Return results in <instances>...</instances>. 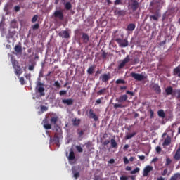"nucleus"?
I'll use <instances>...</instances> for the list:
<instances>
[{"instance_id": "f257e3e1", "label": "nucleus", "mask_w": 180, "mask_h": 180, "mask_svg": "<svg viewBox=\"0 0 180 180\" xmlns=\"http://www.w3.org/2000/svg\"><path fill=\"white\" fill-rule=\"evenodd\" d=\"M57 122H58V117H57V116L51 117V119H50L51 124H49V121L47 120V119H45L43 120L44 127L46 130H50V129H51V125L56 126L57 124Z\"/></svg>"}, {"instance_id": "f03ea898", "label": "nucleus", "mask_w": 180, "mask_h": 180, "mask_svg": "<svg viewBox=\"0 0 180 180\" xmlns=\"http://www.w3.org/2000/svg\"><path fill=\"white\" fill-rule=\"evenodd\" d=\"M11 63H12V65L15 70L14 72H15V75L20 77V75L23 74V70H22L20 65H19V62L18 60H16V59L11 58Z\"/></svg>"}, {"instance_id": "7ed1b4c3", "label": "nucleus", "mask_w": 180, "mask_h": 180, "mask_svg": "<svg viewBox=\"0 0 180 180\" xmlns=\"http://www.w3.org/2000/svg\"><path fill=\"white\" fill-rule=\"evenodd\" d=\"M150 13H154L155 12H160V9H161V2L158 1L156 0H153L150 4Z\"/></svg>"}, {"instance_id": "20e7f679", "label": "nucleus", "mask_w": 180, "mask_h": 180, "mask_svg": "<svg viewBox=\"0 0 180 180\" xmlns=\"http://www.w3.org/2000/svg\"><path fill=\"white\" fill-rule=\"evenodd\" d=\"M44 84L41 83V82L38 81L37 83V89H38L39 94H40L41 96H45L46 93H44L45 89Z\"/></svg>"}, {"instance_id": "39448f33", "label": "nucleus", "mask_w": 180, "mask_h": 180, "mask_svg": "<svg viewBox=\"0 0 180 180\" xmlns=\"http://www.w3.org/2000/svg\"><path fill=\"white\" fill-rule=\"evenodd\" d=\"M55 19H58V20H64V12L61 10L56 11L53 14Z\"/></svg>"}, {"instance_id": "423d86ee", "label": "nucleus", "mask_w": 180, "mask_h": 180, "mask_svg": "<svg viewBox=\"0 0 180 180\" xmlns=\"http://www.w3.org/2000/svg\"><path fill=\"white\" fill-rule=\"evenodd\" d=\"M131 77L136 79V81H143V79H146V76L136 72H131Z\"/></svg>"}, {"instance_id": "0eeeda50", "label": "nucleus", "mask_w": 180, "mask_h": 180, "mask_svg": "<svg viewBox=\"0 0 180 180\" xmlns=\"http://www.w3.org/2000/svg\"><path fill=\"white\" fill-rule=\"evenodd\" d=\"M115 41L119 44L120 47H127L129 46V41L127 39L117 38L115 39Z\"/></svg>"}, {"instance_id": "6e6552de", "label": "nucleus", "mask_w": 180, "mask_h": 180, "mask_svg": "<svg viewBox=\"0 0 180 180\" xmlns=\"http://www.w3.org/2000/svg\"><path fill=\"white\" fill-rule=\"evenodd\" d=\"M154 169V167L153 166L147 165L143 169V176H148V174Z\"/></svg>"}, {"instance_id": "1a4fd4ad", "label": "nucleus", "mask_w": 180, "mask_h": 180, "mask_svg": "<svg viewBox=\"0 0 180 180\" xmlns=\"http://www.w3.org/2000/svg\"><path fill=\"white\" fill-rule=\"evenodd\" d=\"M150 20H154L155 22H158V19L161 18V13L160 11H155L154 15L149 16Z\"/></svg>"}, {"instance_id": "9d476101", "label": "nucleus", "mask_w": 180, "mask_h": 180, "mask_svg": "<svg viewBox=\"0 0 180 180\" xmlns=\"http://www.w3.org/2000/svg\"><path fill=\"white\" fill-rule=\"evenodd\" d=\"M130 6L133 12H136L139 9V1L137 0H131Z\"/></svg>"}, {"instance_id": "9b49d317", "label": "nucleus", "mask_w": 180, "mask_h": 180, "mask_svg": "<svg viewBox=\"0 0 180 180\" xmlns=\"http://www.w3.org/2000/svg\"><path fill=\"white\" fill-rule=\"evenodd\" d=\"M131 61L130 56H127L125 58L123 59L122 62L118 65L119 70H122L127 63Z\"/></svg>"}, {"instance_id": "f8f14e48", "label": "nucleus", "mask_w": 180, "mask_h": 180, "mask_svg": "<svg viewBox=\"0 0 180 180\" xmlns=\"http://www.w3.org/2000/svg\"><path fill=\"white\" fill-rule=\"evenodd\" d=\"M110 74H103L100 76V79H101L102 82H108L109 79H110Z\"/></svg>"}, {"instance_id": "ddd939ff", "label": "nucleus", "mask_w": 180, "mask_h": 180, "mask_svg": "<svg viewBox=\"0 0 180 180\" xmlns=\"http://www.w3.org/2000/svg\"><path fill=\"white\" fill-rule=\"evenodd\" d=\"M62 103H63V105H67L68 106H71V105H74V99L72 98L63 99Z\"/></svg>"}, {"instance_id": "4468645a", "label": "nucleus", "mask_w": 180, "mask_h": 180, "mask_svg": "<svg viewBox=\"0 0 180 180\" xmlns=\"http://www.w3.org/2000/svg\"><path fill=\"white\" fill-rule=\"evenodd\" d=\"M89 115L90 119H94V122H98V116H96V114L94 112V110L90 109L89 110Z\"/></svg>"}, {"instance_id": "2eb2a0df", "label": "nucleus", "mask_w": 180, "mask_h": 180, "mask_svg": "<svg viewBox=\"0 0 180 180\" xmlns=\"http://www.w3.org/2000/svg\"><path fill=\"white\" fill-rule=\"evenodd\" d=\"M82 40L84 43H85V44H87V43L89 41V35L85 32H83L82 34Z\"/></svg>"}, {"instance_id": "dca6fc26", "label": "nucleus", "mask_w": 180, "mask_h": 180, "mask_svg": "<svg viewBox=\"0 0 180 180\" xmlns=\"http://www.w3.org/2000/svg\"><path fill=\"white\" fill-rule=\"evenodd\" d=\"M58 36H60V37H63V39H70V33H68V31L65 30L60 32Z\"/></svg>"}, {"instance_id": "f3484780", "label": "nucleus", "mask_w": 180, "mask_h": 180, "mask_svg": "<svg viewBox=\"0 0 180 180\" xmlns=\"http://www.w3.org/2000/svg\"><path fill=\"white\" fill-rule=\"evenodd\" d=\"M127 99H128L127 95L124 94V95H121L119 98H117L116 101L117 102L122 103V102H126Z\"/></svg>"}, {"instance_id": "a211bd4d", "label": "nucleus", "mask_w": 180, "mask_h": 180, "mask_svg": "<svg viewBox=\"0 0 180 180\" xmlns=\"http://www.w3.org/2000/svg\"><path fill=\"white\" fill-rule=\"evenodd\" d=\"M153 89L156 92V94H161V87L158 84H155L152 86Z\"/></svg>"}, {"instance_id": "6ab92c4d", "label": "nucleus", "mask_w": 180, "mask_h": 180, "mask_svg": "<svg viewBox=\"0 0 180 180\" xmlns=\"http://www.w3.org/2000/svg\"><path fill=\"white\" fill-rule=\"evenodd\" d=\"M68 160L70 161H74V160H75V154L74 153L73 150H70L69 156H68Z\"/></svg>"}, {"instance_id": "aec40b11", "label": "nucleus", "mask_w": 180, "mask_h": 180, "mask_svg": "<svg viewBox=\"0 0 180 180\" xmlns=\"http://www.w3.org/2000/svg\"><path fill=\"white\" fill-rule=\"evenodd\" d=\"M95 68H96V65H95L90 66L87 70V73L89 74V75H92L94 71H95Z\"/></svg>"}, {"instance_id": "412c9836", "label": "nucleus", "mask_w": 180, "mask_h": 180, "mask_svg": "<svg viewBox=\"0 0 180 180\" xmlns=\"http://www.w3.org/2000/svg\"><path fill=\"white\" fill-rule=\"evenodd\" d=\"M115 15H117V16H124L126 15V11L124 10H117L115 12Z\"/></svg>"}, {"instance_id": "4be33fe9", "label": "nucleus", "mask_w": 180, "mask_h": 180, "mask_svg": "<svg viewBox=\"0 0 180 180\" xmlns=\"http://www.w3.org/2000/svg\"><path fill=\"white\" fill-rule=\"evenodd\" d=\"M14 50H15V53H17L18 54H20L22 51V46L19 45V44L15 45L14 47Z\"/></svg>"}, {"instance_id": "5701e85b", "label": "nucleus", "mask_w": 180, "mask_h": 180, "mask_svg": "<svg viewBox=\"0 0 180 180\" xmlns=\"http://www.w3.org/2000/svg\"><path fill=\"white\" fill-rule=\"evenodd\" d=\"M165 92L167 95H174L173 94L174 89L172 88V86H169L166 88Z\"/></svg>"}, {"instance_id": "b1692460", "label": "nucleus", "mask_w": 180, "mask_h": 180, "mask_svg": "<svg viewBox=\"0 0 180 180\" xmlns=\"http://www.w3.org/2000/svg\"><path fill=\"white\" fill-rule=\"evenodd\" d=\"M139 63H140V59L137 57L131 59V65H136V64H139Z\"/></svg>"}, {"instance_id": "393cba45", "label": "nucleus", "mask_w": 180, "mask_h": 180, "mask_svg": "<svg viewBox=\"0 0 180 180\" xmlns=\"http://www.w3.org/2000/svg\"><path fill=\"white\" fill-rule=\"evenodd\" d=\"M171 144V137L167 136L163 142V146H169Z\"/></svg>"}, {"instance_id": "a878e982", "label": "nucleus", "mask_w": 180, "mask_h": 180, "mask_svg": "<svg viewBox=\"0 0 180 180\" xmlns=\"http://www.w3.org/2000/svg\"><path fill=\"white\" fill-rule=\"evenodd\" d=\"M136 134H137L136 132H133L131 134H127L125 136V140H130V139H133V137H134V136H136Z\"/></svg>"}, {"instance_id": "bb28decb", "label": "nucleus", "mask_w": 180, "mask_h": 180, "mask_svg": "<svg viewBox=\"0 0 180 180\" xmlns=\"http://www.w3.org/2000/svg\"><path fill=\"white\" fill-rule=\"evenodd\" d=\"M174 160H176V161H179L180 160V150H179V149L176 150L174 155Z\"/></svg>"}, {"instance_id": "cd10ccee", "label": "nucleus", "mask_w": 180, "mask_h": 180, "mask_svg": "<svg viewBox=\"0 0 180 180\" xmlns=\"http://www.w3.org/2000/svg\"><path fill=\"white\" fill-rule=\"evenodd\" d=\"M134 29H136V25L131 23L129 25H128L127 30H129V32H133V30H134Z\"/></svg>"}, {"instance_id": "c85d7f7f", "label": "nucleus", "mask_w": 180, "mask_h": 180, "mask_svg": "<svg viewBox=\"0 0 180 180\" xmlns=\"http://www.w3.org/2000/svg\"><path fill=\"white\" fill-rule=\"evenodd\" d=\"M170 180H180V173H176L170 178Z\"/></svg>"}, {"instance_id": "c756f323", "label": "nucleus", "mask_w": 180, "mask_h": 180, "mask_svg": "<svg viewBox=\"0 0 180 180\" xmlns=\"http://www.w3.org/2000/svg\"><path fill=\"white\" fill-rule=\"evenodd\" d=\"M158 116L160 117H162V119H165V112H164V110H160L158 112Z\"/></svg>"}, {"instance_id": "7c9ffc66", "label": "nucleus", "mask_w": 180, "mask_h": 180, "mask_svg": "<svg viewBox=\"0 0 180 180\" xmlns=\"http://www.w3.org/2000/svg\"><path fill=\"white\" fill-rule=\"evenodd\" d=\"M111 147L112 148H117V143L116 142V140H115V139H111Z\"/></svg>"}, {"instance_id": "2f4dec72", "label": "nucleus", "mask_w": 180, "mask_h": 180, "mask_svg": "<svg viewBox=\"0 0 180 180\" xmlns=\"http://www.w3.org/2000/svg\"><path fill=\"white\" fill-rule=\"evenodd\" d=\"M180 72V68L179 66H177L176 68L173 70L174 75H178Z\"/></svg>"}, {"instance_id": "473e14b6", "label": "nucleus", "mask_w": 180, "mask_h": 180, "mask_svg": "<svg viewBox=\"0 0 180 180\" xmlns=\"http://www.w3.org/2000/svg\"><path fill=\"white\" fill-rule=\"evenodd\" d=\"M53 141L55 142V144L58 146V144H60V138L57 136H55L53 139Z\"/></svg>"}, {"instance_id": "72a5a7b5", "label": "nucleus", "mask_w": 180, "mask_h": 180, "mask_svg": "<svg viewBox=\"0 0 180 180\" xmlns=\"http://www.w3.org/2000/svg\"><path fill=\"white\" fill-rule=\"evenodd\" d=\"M65 8L67 11H70V9L72 8V5H71L70 2H66V4H65Z\"/></svg>"}, {"instance_id": "f704fd0d", "label": "nucleus", "mask_w": 180, "mask_h": 180, "mask_svg": "<svg viewBox=\"0 0 180 180\" xmlns=\"http://www.w3.org/2000/svg\"><path fill=\"white\" fill-rule=\"evenodd\" d=\"M84 133H85V130H81L79 129H77V134L79 137H82V136H84Z\"/></svg>"}, {"instance_id": "c9c22d12", "label": "nucleus", "mask_w": 180, "mask_h": 180, "mask_svg": "<svg viewBox=\"0 0 180 180\" xmlns=\"http://www.w3.org/2000/svg\"><path fill=\"white\" fill-rule=\"evenodd\" d=\"M79 123H81V120L75 119L73 120V125L74 126H79Z\"/></svg>"}, {"instance_id": "e433bc0d", "label": "nucleus", "mask_w": 180, "mask_h": 180, "mask_svg": "<svg viewBox=\"0 0 180 180\" xmlns=\"http://www.w3.org/2000/svg\"><path fill=\"white\" fill-rule=\"evenodd\" d=\"M126 106L122 105V104H119V103H115L114 104V108L115 109H118V108H125Z\"/></svg>"}, {"instance_id": "4c0bfd02", "label": "nucleus", "mask_w": 180, "mask_h": 180, "mask_svg": "<svg viewBox=\"0 0 180 180\" xmlns=\"http://www.w3.org/2000/svg\"><path fill=\"white\" fill-rule=\"evenodd\" d=\"M138 172H140V168L136 167L134 170L131 171L130 174H131L133 175L134 174H137Z\"/></svg>"}, {"instance_id": "58836bf2", "label": "nucleus", "mask_w": 180, "mask_h": 180, "mask_svg": "<svg viewBox=\"0 0 180 180\" xmlns=\"http://www.w3.org/2000/svg\"><path fill=\"white\" fill-rule=\"evenodd\" d=\"M105 92H106V89H105V88L99 90V91L97 92V95H103V94H105Z\"/></svg>"}, {"instance_id": "ea45409f", "label": "nucleus", "mask_w": 180, "mask_h": 180, "mask_svg": "<svg viewBox=\"0 0 180 180\" xmlns=\"http://www.w3.org/2000/svg\"><path fill=\"white\" fill-rule=\"evenodd\" d=\"M76 150L78 151V153H82L84 151V149H82L81 146H77Z\"/></svg>"}, {"instance_id": "a19ab883", "label": "nucleus", "mask_w": 180, "mask_h": 180, "mask_svg": "<svg viewBox=\"0 0 180 180\" xmlns=\"http://www.w3.org/2000/svg\"><path fill=\"white\" fill-rule=\"evenodd\" d=\"M41 112H47L49 110V108L46 107L45 105H41Z\"/></svg>"}, {"instance_id": "79ce46f5", "label": "nucleus", "mask_w": 180, "mask_h": 180, "mask_svg": "<svg viewBox=\"0 0 180 180\" xmlns=\"http://www.w3.org/2000/svg\"><path fill=\"white\" fill-rule=\"evenodd\" d=\"M115 84H126V81L119 79L116 80Z\"/></svg>"}, {"instance_id": "37998d69", "label": "nucleus", "mask_w": 180, "mask_h": 180, "mask_svg": "<svg viewBox=\"0 0 180 180\" xmlns=\"http://www.w3.org/2000/svg\"><path fill=\"white\" fill-rule=\"evenodd\" d=\"M19 81L22 85H25V84H26V82L25 81V77H21Z\"/></svg>"}, {"instance_id": "c03bdc74", "label": "nucleus", "mask_w": 180, "mask_h": 180, "mask_svg": "<svg viewBox=\"0 0 180 180\" xmlns=\"http://www.w3.org/2000/svg\"><path fill=\"white\" fill-rule=\"evenodd\" d=\"M38 18H39V16L37 15H34V17L32 19V23H35V22H37Z\"/></svg>"}, {"instance_id": "a18cd8bd", "label": "nucleus", "mask_w": 180, "mask_h": 180, "mask_svg": "<svg viewBox=\"0 0 180 180\" xmlns=\"http://www.w3.org/2000/svg\"><path fill=\"white\" fill-rule=\"evenodd\" d=\"M101 51H103L102 55H101L102 58L103 59L106 58L108 57V53H105V51H103V50H101Z\"/></svg>"}, {"instance_id": "49530a36", "label": "nucleus", "mask_w": 180, "mask_h": 180, "mask_svg": "<svg viewBox=\"0 0 180 180\" xmlns=\"http://www.w3.org/2000/svg\"><path fill=\"white\" fill-rule=\"evenodd\" d=\"M172 162V160H171L169 159V158H167L166 159L165 165L168 166V165H169Z\"/></svg>"}, {"instance_id": "de8ad7c7", "label": "nucleus", "mask_w": 180, "mask_h": 180, "mask_svg": "<svg viewBox=\"0 0 180 180\" xmlns=\"http://www.w3.org/2000/svg\"><path fill=\"white\" fill-rule=\"evenodd\" d=\"M149 112H150V118L153 119L154 117V111L150 108L149 110Z\"/></svg>"}, {"instance_id": "09e8293b", "label": "nucleus", "mask_w": 180, "mask_h": 180, "mask_svg": "<svg viewBox=\"0 0 180 180\" xmlns=\"http://www.w3.org/2000/svg\"><path fill=\"white\" fill-rule=\"evenodd\" d=\"M40 27V25L39 23H37L32 26L33 30H37V29H39Z\"/></svg>"}, {"instance_id": "8fccbe9b", "label": "nucleus", "mask_w": 180, "mask_h": 180, "mask_svg": "<svg viewBox=\"0 0 180 180\" xmlns=\"http://www.w3.org/2000/svg\"><path fill=\"white\" fill-rule=\"evenodd\" d=\"M161 151H162V149L160 146L156 147V153L158 154H161Z\"/></svg>"}, {"instance_id": "3c124183", "label": "nucleus", "mask_w": 180, "mask_h": 180, "mask_svg": "<svg viewBox=\"0 0 180 180\" xmlns=\"http://www.w3.org/2000/svg\"><path fill=\"white\" fill-rule=\"evenodd\" d=\"M53 86H56V88H60L61 85L60 84V82L58 81L55 82Z\"/></svg>"}, {"instance_id": "603ef678", "label": "nucleus", "mask_w": 180, "mask_h": 180, "mask_svg": "<svg viewBox=\"0 0 180 180\" xmlns=\"http://www.w3.org/2000/svg\"><path fill=\"white\" fill-rule=\"evenodd\" d=\"M59 95H60V96H63V95H67V91H65V90L60 91Z\"/></svg>"}, {"instance_id": "864d4df0", "label": "nucleus", "mask_w": 180, "mask_h": 180, "mask_svg": "<svg viewBox=\"0 0 180 180\" xmlns=\"http://www.w3.org/2000/svg\"><path fill=\"white\" fill-rule=\"evenodd\" d=\"M167 174H168V169H165L163 170V172L161 173V174L162 175V176H165V175H167Z\"/></svg>"}, {"instance_id": "5fc2aeb1", "label": "nucleus", "mask_w": 180, "mask_h": 180, "mask_svg": "<svg viewBox=\"0 0 180 180\" xmlns=\"http://www.w3.org/2000/svg\"><path fill=\"white\" fill-rule=\"evenodd\" d=\"M102 99H103V97H101V98H98L96 101V103L97 105H101V103H102Z\"/></svg>"}, {"instance_id": "6e6d98bb", "label": "nucleus", "mask_w": 180, "mask_h": 180, "mask_svg": "<svg viewBox=\"0 0 180 180\" xmlns=\"http://www.w3.org/2000/svg\"><path fill=\"white\" fill-rule=\"evenodd\" d=\"M120 180H129V176H122L120 177Z\"/></svg>"}, {"instance_id": "4d7b16f0", "label": "nucleus", "mask_w": 180, "mask_h": 180, "mask_svg": "<svg viewBox=\"0 0 180 180\" xmlns=\"http://www.w3.org/2000/svg\"><path fill=\"white\" fill-rule=\"evenodd\" d=\"M122 4V0H115L114 2V5H120Z\"/></svg>"}, {"instance_id": "13d9d810", "label": "nucleus", "mask_w": 180, "mask_h": 180, "mask_svg": "<svg viewBox=\"0 0 180 180\" xmlns=\"http://www.w3.org/2000/svg\"><path fill=\"white\" fill-rule=\"evenodd\" d=\"M176 94H177L176 98L177 99L180 98V89H177L175 91Z\"/></svg>"}, {"instance_id": "bf43d9fd", "label": "nucleus", "mask_w": 180, "mask_h": 180, "mask_svg": "<svg viewBox=\"0 0 180 180\" xmlns=\"http://www.w3.org/2000/svg\"><path fill=\"white\" fill-rule=\"evenodd\" d=\"M74 178H75V179H78V178H79V172L74 173Z\"/></svg>"}, {"instance_id": "052dcab7", "label": "nucleus", "mask_w": 180, "mask_h": 180, "mask_svg": "<svg viewBox=\"0 0 180 180\" xmlns=\"http://www.w3.org/2000/svg\"><path fill=\"white\" fill-rule=\"evenodd\" d=\"M126 94H127V95H130V96H133L134 95V92L130 91H127Z\"/></svg>"}, {"instance_id": "680f3d73", "label": "nucleus", "mask_w": 180, "mask_h": 180, "mask_svg": "<svg viewBox=\"0 0 180 180\" xmlns=\"http://www.w3.org/2000/svg\"><path fill=\"white\" fill-rule=\"evenodd\" d=\"M14 10H15V12H19V11H20V6H15L14 7Z\"/></svg>"}, {"instance_id": "e2e57ef3", "label": "nucleus", "mask_w": 180, "mask_h": 180, "mask_svg": "<svg viewBox=\"0 0 180 180\" xmlns=\"http://www.w3.org/2000/svg\"><path fill=\"white\" fill-rule=\"evenodd\" d=\"M28 70L30 71H33V70H34V65H31L28 67Z\"/></svg>"}, {"instance_id": "0e129e2a", "label": "nucleus", "mask_w": 180, "mask_h": 180, "mask_svg": "<svg viewBox=\"0 0 180 180\" xmlns=\"http://www.w3.org/2000/svg\"><path fill=\"white\" fill-rule=\"evenodd\" d=\"M139 160H141V161H143L144 160H146V156L144 155H138Z\"/></svg>"}, {"instance_id": "69168bd1", "label": "nucleus", "mask_w": 180, "mask_h": 180, "mask_svg": "<svg viewBox=\"0 0 180 180\" xmlns=\"http://www.w3.org/2000/svg\"><path fill=\"white\" fill-rule=\"evenodd\" d=\"M123 160H124V164H129V159H127V157H124Z\"/></svg>"}, {"instance_id": "338daca9", "label": "nucleus", "mask_w": 180, "mask_h": 180, "mask_svg": "<svg viewBox=\"0 0 180 180\" xmlns=\"http://www.w3.org/2000/svg\"><path fill=\"white\" fill-rule=\"evenodd\" d=\"M157 161H158V158H155L152 160L151 162H152V164H155V162H157Z\"/></svg>"}, {"instance_id": "774afa93", "label": "nucleus", "mask_w": 180, "mask_h": 180, "mask_svg": "<svg viewBox=\"0 0 180 180\" xmlns=\"http://www.w3.org/2000/svg\"><path fill=\"white\" fill-rule=\"evenodd\" d=\"M127 148H129V144L124 145V146L123 147V150H124V151H126V150H127Z\"/></svg>"}]
</instances>
